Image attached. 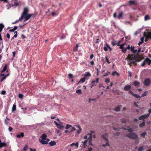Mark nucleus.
I'll list each match as a JSON object with an SVG mask.
<instances>
[{"mask_svg":"<svg viewBox=\"0 0 151 151\" xmlns=\"http://www.w3.org/2000/svg\"><path fill=\"white\" fill-rule=\"evenodd\" d=\"M126 60H127L128 61V64L131 66L132 64H133L134 66H136L137 65L136 62H139L140 60H137L136 58V55L134 54H129L127 57L126 58Z\"/></svg>","mask_w":151,"mask_h":151,"instance_id":"1","label":"nucleus"},{"mask_svg":"<svg viewBox=\"0 0 151 151\" xmlns=\"http://www.w3.org/2000/svg\"><path fill=\"white\" fill-rule=\"evenodd\" d=\"M47 135L45 134H43L41 136V139H39L40 142L43 145L47 144L50 141V139L47 138Z\"/></svg>","mask_w":151,"mask_h":151,"instance_id":"2","label":"nucleus"},{"mask_svg":"<svg viewBox=\"0 0 151 151\" xmlns=\"http://www.w3.org/2000/svg\"><path fill=\"white\" fill-rule=\"evenodd\" d=\"M126 136L132 139H135L138 137L137 134L134 132H130L127 134L126 135Z\"/></svg>","mask_w":151,"mask_h":151,"instance_id":"3","label":"nucleus"},{"mask_svg":"<svg viewBox=\"0 0 151 151\" xmlns=\"http://www.w3.org/2000/svg\"><path fill=\"white\" fill-rule=\"evenodd\" d=\"M34 15L33 14H27L24 16H21L19 18V20H22L23 18H24L25 20L24 21L28 20L30 18Z\"/></svg>","mask_w":151,"mask_h":151,"instance_id":"4","label":"nucleus"},{"mask_svg":"<svg viewBox=\"0 0 151 151\" xmlns=\"http://www.w3.org/2000/svg\"><path fill=\"white\" fill-rule=\"evenodd\" d=\"M124 46L122 44L120 45L119 48L122 49V51L123 53H125L126 52L127 50L130 49V46L129 45H128L126 47H124Z\"/></svg>","mask_w":151,"mask_h":151,"instance_id":"5","label":"nucleus"},{"mask_svg":"<svg viewBox=\"0 0 151 151\" xmlns=\"http://www.w3.org/2000/svg\"><path fill=\"white\" fill-rule=\"evenodd\" d=\"M150 116V113L147 114H146L142 115L140 116L138 119L139 120H144V119L148 118Z\"/></svg>","mask_w":151,"mask_h":151,"instance_id":"6","label":"nucleus"},{"mask_svg":"<svg viewBox=\"0 0 151 151\" xmlns=\"http://www.w3.org/2000/svg\"><path fill=\"white\" fill-rule=\"evenodd\" d=\"M87 135L88 136H89V137L88 138V139L89 140L88 141V144L90 145H91V146H93V145L92 144V135L90 133H88L87 134Z\"/></svg>","mask_w":151,"mask_h":151,"instance_id":"7","label":"nucleus"},{"mask_svg":"<svg viewBox=\"0 0 151 151\" xmlns=\"http://www.w3.org/2000/svg\"><path fill=\"white\" fill-rule=\"evenodd\" d=\"M99 79L97 78L95 81H93L91 83V88H92L94 86L96 85V84L98 83L99 81Z\"/></svg>","mask_w":151,"mask_h":151,"instance_id":"8","label":"nucleus"},{"mask_svg":"<svg viewBox=\"0 0 151 151\" xmlns=\"http://www.w3.org/2000/svg\"><path fill=\"white\" fill-rule=\"evenodd\" d=\"M29 9L28 8L25 7L24 9V11L22 13L21 16H24V15H26V14H27L28 12H29Z\"/></svg>","mask_w":151,"mask_h":151,"instance_id":"9","label":"nucleus"},{"mask_svg":"<svg viewBox=\"0 0 151 151\" xmlns=\"http://www.w3.org/2000/svg\"><path fill=\"white\" fill-rule=\"evenodd\" d=\"M150 79L148 78L147 79L144 81V85L146 86H148L150 85Z\"/></svg>","mask_w":151,"mask_h":151,"instance_id":"10","label":"nucleus"},{"mask_svg":"<svg viewBox=\"0 0 151 151\" xmlns=\"http://www.w3.org/2000/svg\"><path fill=\"white\" fill-rule=\"evenodd\" d=\"M150 39L151 40V32H148L147 34V36L146 37V39L145 40V41H147V39Z\"/></svg>","mask_w":151,"mask_h":151,"instance_id":"11","label":"nucleus"},{"mask_svg":"<svg viewBox=\"0 0 151 151\" xmlns=\"http://www.w3.org/2000/svg\"><path fill=\"white\" fill-rule=\"evenodd\" d=\"M101 138L104 139V140H105L106 141L108 140L107 138V137L108 136L107 134H102L101 135Z\"/></svg>","mask_w":151,"mask_h":151,"instance_id":"12","label":"nucleus"},{"mask_svg":"<svg viewBox=\"0 0 151 151\" xmlns=\"http://www.w3.org/2000/svg\"><path fill=\"white\" fill-rule=\"evenodd\" d=\"M131 87L130 85H127L124 87V91H128L131 89Z\"/></svg>","mask_w":151,"mask_h":151,"instance_id":"13","label":"nucleus"},{"mask_svg":"<svg viewBox=\"0 0 151 151\" xmlns=\"http://www.w3.org/2000/svg\"><path fill=\"white\" fill-rule=\"evenodd\" d=\"M128 3L129 5H136L137 4V3L136 2L132 0H130L129 1Z\"/></svg>","mask_w":151,"mask_h":151,"instance_id":"14","label":"nucleus"},{"mask_svg":"<svg viewBox=\"0 0 151 151\" xmlns=\"http://www.w3.org/2000/svg\"><path fill=\"white\" fill-rule=\"evenodd\" d=\"M146 63H148V65H150L151 63V60L148 58H147L145 60Z\"/></svg>","mask_w":151,"mask_h":151,"instance_id":"15","label":"nucleus"},{"mask_svg":"<svg viewBox=\"0 0 151 151\" xmlns=\"http://www.w3.org/2000/svg\"><path fill=\"white\" fill-rule=\"evenodd\" d=\"M86 79V78L84 77L82 78H81L78 83L77 84H78L80 83H84L85 82V80Z\"/></svg>","mask_w":151,"mask_h":151,"instance_id":"16","label":"nucleus"},{"mask_svg":"<svg viewBox=\"0 0 151 151\" xmlns=\"http://www.w3.org/2000/svg\"><path fill=\"white\" fill-rule=\"evenodd\" d=\"M49 144L51 146H53L56 144V142L54 141H51L49 143Z\"/></svg>","mask_w":151,"mask_h":151,"instance_id":"17","label":"nucleus"},{"mask_svg":"<svg viewBox=\"0 0 151 151\" xmlns=\"http://www.w3.org/2000/svg\"><path fill=\"white\" fill-rule=\"evenodd\" d=\"M88 140V139L84 141L83 142H82L83 143V147L84 148H85L87 146V143Z\"/></svg>","mask_w":151,"mask_h":151,"instance_id":"18","label":"nucleus"},{"mask_svg":"<svg viewBox=\"0 0 151 151\" xmlns=\"http://www.w3.org/2000/svg\"><path fill=\"white\" fill-rule=\"evenodd\" d=\"M116 74L117 76V77H119V74L116 71H114L112 73V75L113 76H115Z\"/></svg>","mask_w":151,"mask_h":151,"instance_id":"19","label":"nucleus"},{"mask_svg":"<svg viewBox=\"0 0 151 151\" xmlns=\"http://www.w3.org/2000/svg\"><path fill=\"white\" fill-rule=\"evenodd\" d=\"M123 14V12H121L119 13L118 17V18L119 19H120L122 18Z\"/></svg>","mask_w":151,"mask_h":151,"instance_id":"20","label":"nucleus"},{"mask_svg":"<svg viewBox=\"0 0 151 151\" xmlns=\"http://www.w3.org/2000/svg\"><path fill=\"white\" fill-rule=\"evenodd\" d=\"M24 136V134L23 132H22L20 134H17V138H20L21 137H23Z\"/></svg>","mask_w":151,"mask_h":151,"instance_id":"21","label":"nucleus"},{"mask_svg":"<svg viewBox=\"0 0 151 151\" xmlns=\"http://www.w3.org/2000/svg\"><path fill=\"white\" fill-rule=\"evenodd\" d=\"M145 122L144 121H143L142 123H141L139 124V127H142L145 126Z\"/></svg>","mask_w":151,"mask_h":151,"instance_id":"22","label":"nucleus"},{"mask_svg":"<svg viewBox=\"0 0 151 151\" xmlns=\"http://www.w3.org/2000/svg\"><path fill=\"white\" fill-rule=\"evenodd\" d=\"M139 84H140V83L137 81H134L133 85L135 86H138Z\"/></svg>","mask_w":151,"mask_h":151,"instance_id":"23","label":"nucleus"},{"mask_svg":"<svg viewBox=\"0 0 151 151\" xmlns=\"http://www.w3.org/2000/svg\"><path fill=\"white\" fill-rule=\"evenodd\" d=\"M106 143H105L104 144H103L102 145V146L103 147H106V146H109V140L106 141Z\"/></svg>","mask_w":151,"mask_h":151,"instance_id":"24","label":"nucleus"},{"mask_svg":"<svg viewBox=\"0 0 151 151\" xmlns=\"http://www.w3.org/2000/svg\"><path fill=\"white\" fill-rule=\"evenodd\" d=\"M120 107L119 106H117L116 107L114 108V110L116 111H120Z\"/></svg>","mask_w":151,"mask_h":151,"instance_id":"25","label":"nucleus"},{"mask_svg":"<svg viewBox=\"0 0 151 151\" xmlns=\"http://www.w3.org/2000/svg\"><path fill=\"white\" fill-rule=\"evenodd\" d=\"M150 19V18L148 15H146L144 19L145 21Z\"/></svg>","mask_w":151,"mask_h":151,"instance_id":"26","label":"nucleus"},{"mask_svg":"<svg viewBox=\"0 0 151 151\" xmlns=\"http://www.w3.org/2000/svg\"><path fill=\"white\" fill-rule=\"evenodd\" d=\"M100 41V40L99 38L97 39L95 42L94 43H93V46L95 47L96 44H99Z\"/></svg>","mask_w":151,"mask_h":151,"instance_id":"27","label":"nucleus"},{"mask_svg":"<svg viewBox=\"0 0 151 151\" xmlns=\"http://www.w3.org/2000/svg\"><path fill=\"white\" fill-rule=\"evenodd\" d=\"M16 106L15 104H14L13 106L12 109V112H14L16 110Z\"/></svg>","mask_w":151,"mask_h":151,"instance_id":"28","label":"nucleus"},{"mask_svg":"<svg viewBox=\"0 0 151 151\" xmlns=\"http://www.w3.org/2000/svg\"><path fill=\"white\" fill-rule=\"evenodd\" d=\"M4 27V25L2 23L0 24V32L2 31Z\"/></svg>","mask_w":151,"mask_h":151,"instance_id":"29","label":"nucleus"},{"mask_svg":"<svg viewBox=\"0 0 151 151\" xmlns=\"http://www.w3.org/2000/svg\"><path fill=\"white\" fill-rule=\"evenodd\" d=\"M78 142L76 143H73L70 145V146H75L77 147H78Z\"/></svg>","mask_w":151,"mask_h":151,"instance_id":"30","label":"nucleus"},{"mask_svg":"<svg viewBox=\"0 0 151 151\" xmlns=\"http://www.w3.org/2000/svg\"><path fill=\"white\" fill-rule=\"evenodd\" d=\"M117 41H111V44L112 45L114 46L117 44Z\"/></svg>","mask_w":151,"mask_h":151,"instance_id":"31","label":"nucleus"},{"mask_svg":"<svg viewBox=\"0 0 151 151\" xmlns=\"http://www.w3.org/2000/svg\"><path fill=\"white\" fill-rule=\"evenodd\" d=\"M85 77H90L91 76V74L89 72H86V74L84 75Z\"/></svg>","mask_w":151,"mask_h":151,"instance_id":"32","label":"nucleus"},{"mask_svg":"<svg viewBox=\"0 0 151 151\" xmlns=\"http://www.w3.org/2000/svg\"><path fill=\"white\" fill-rule=\"evenodd\" d=\"M7 68V66L6 65H5L4 66L3 69L1 71V72L2 73L5 71L6 69Z\"/></svg>","mask_w":151,"mask_h":151,"instance_id":"33","label":"nucleus"},{"mask_svg":"<svg viewBox=\"0 0 151 151\" xmlns=\"http://www.w3.org/2000/svg\"><path fill=\"white\" fill-rule=\"evenodd\" d=\"M57 128L60 129H63V128L64 127V126H61L59 124L57 126Z\"/></svg>","mask_w":151,"mask_h":151,"instance_id":"34","label":"nucleus"},{"mask_svg":"<svg viewBox=\"0 0 151 151\" xmlns=\"http://www.w3.org/2000/svg\"><path fill=\"white\" fill-rule=\"evenodd\" d=\"M76 92L77 93H78L79 94H80L82 93L81 90L79 89L76 90Z\"/></svg>","mask_w":151,"mask_h":151,"instance_id":"35","label":"nucleus"},{"mask_svg":"<svg viewBox=\"0 0 151 151\" xmlns=\"http://www.w3.org/2000/svg\"><path fill=\"white\" fill-rule=\"evenodd\" d=\"M72 127V126L69 124H67L66 125V127H65V128L66 129H69V128H70V127Z\"/></svg>","mask_w":151,"mask_h":151,"instance_id":"36","label":"nucleus"},{"mask_svg":"<svg viewBox=\"0 0 151 151\" xmlns=\"http://www.w3.org/2000/svg\"><path fill=\"white\" fill-rule=\"evenodd\" d=\"M106 46L108 48V49H109L110 50V51H111L112 50V48L110 47V46L109 45V44L107 43H106Z\"/></svg>","mask_w":151,"mask_h":151,"instance_id":"37","label":"nucleus"},{"mask_svg":"<svg viewBox=\"0 0 151 151\" xmlns=\"http://www.w3.org/2000/svg\"><path fill=\"white\" fill-rule=\"evenodd\" d=\"M28 146L27 144H26L24 148V151H26L28 150Z\"/></svg>","mask_w":151,"mask_h":151,"instance_id":"38","label":"nucleus"},{"mask_svg":"<svg viewBox=\"0 0 151 151\" xmlns=\"http://www.w3.org/2000/svg\"><path fill=\"white\" fill-rule=\"evenodd\" d=\"M78 45L77 44L75 47L73 48V51H77L78 50Z\"/></svg>","mask_w":151,"mask_h":151,"instance_id":"39","label":"nucleus"},{"mask_svg":"<svg viewBox=\"0 0 151 151\" xmlns=\"http://www.w3.org/2000/svg\"><path fill=\"white\" fill-rule=\"evenodd\" d=\"M147 91H145L142 94L141 97H142L146 96L147 95Z\"/></svg>","mask_w":151,"mask_h":151,"instance_id":"40","label":"nucleus"},{"mask_svg":"<svg viewBox=\"0 0 151 151\" xmlns=\"http://www.w3.org/2000/svg\"><path fill=\"white\" fill-rule=\"evenodd\" d=\"M147 134V132H144L142 134H141V136L145 138V135Z\"/></svg>","mask_w":151,"mask_h":151,"instance_id":"41","label":"nucleus"},{"mask_svg":"<svg viewBox=\"0 0 151 151\" xmlns=\"http://www.w3.org/2000/svg\"><path fill=\"white\" fill-rule=\"evenodd\" d=\"M143 150V147L142 146H140L138 149V151H142Z\"/></svg>","mask_w":151,"mask_h":151,"instance_id":"42","label":"nucleus"},{"mask_svg":"<svg viewBox=\"0 0 151 151\" xmlns=\"http://www.w3.org/2000/svg\"><path fill=\"white\" fill-rule=\"evenodd\" d=\"M127 130L130 132H132L133 131V130L132 129V128H129V127H128Z\"/></svg>","mask_w":151,"mask_h":151,"instance_id":"43","label":"nucleus"},{"mask_svg":"<svg viewBox=\"0 0 151 151\" xmlns=\"http://www.w3.org/2000/svg\"><path fill=\"white\" fill-rule=\"evenodd\" d=\"M8 76V75L7 74V75H5V76L3 77L2 78L0 82H2L4 80V79L6 78V76Z\"/></svg>","mask_w":151,"mask_h":151,"instance_id":"44","label":"nucleus"},{"mask_svg":"<svg viewBox=\"0 0 151 151\" xmlns=\"http://www.w3.org/2000/svg\"><path fill=\"white\" fill-rule=\"evenodd\" d=\"M136 98H140V96L138 94H135L134 93L133 94V95Z\"/></svg>","mask_w":151,"mask_h":151,"instance_id":"45","label":"nucleus"},{"mask_svg":"<svg viewBox=\"0 0 151 151\" xmlns=\"http://www.w3.org/2000/svg\"><path fill=\"white\" fill-rule=\"evenodd\" d=\"M78 128H79V129L77 130V133L79 134L80 133L81 130V129L80 127H78Z\"/></svg>","mask_w":151,"mask_h":151,"instance_id":"46","label":"nucleus"},{"mask_svg":"<svg viewBox=\"0 0 151 151\" xmlns=\"http://www.w3.org/2000/svg\"><path fill=\"white\" fill-rule=\"evenodd\" d=\"M68 78H69L73 79V75L69 73L68 75Z\"/></svg>","mask_w":151,"mask_h":151,"instance_id":"47","label":"nucleus"},{"mask_svg":"<svg viewBox=\"0 0 151 151\" xmlns=\"http://www.w3.org/2000/svg\"><path fill=\"white\" fill-rule=\"evenodd\" d=\"M95 100H96L95 99H92L91 98H89L88 102L89 103H91V101H95Z\"/></svg>","mask_w":151,"mask_h":151,"instance_id":"48","label":"nucleus"},{"mask_svg":"<svg viewBox=\"0 0 151 151\" xmlns=\"http://www.w3.org/2000/svg\"><path fill=\"white\" fill-rule=\"evenodd\" d=\"M135 47L134 46H131V47L130 46V49L131 51V52L133 51Z\"/></svg>","mask_w":151,"mask_h":151,"instance_id":"49","label":"nucleus"},{"mask_svg":"<svg viewBox=\"0 0 151 151\" xmlns=\"http://www.w3.org/2000/svg\"><path fill=\"white\" fill-rule=\"evenodd\" d=\"M19 98L22 99L23 97V95L22 93H19Z\"/></svg>","mask_w":151,"mask_h":151,"instance_id":"50","label":"nucleus"},{"mask_svg":"<svg viewBox=\"0 0 151 151\" xmlns=\"http://www.w3.org/2000/svg\"><path fill=\"white\" fill-rule=\"evenodd\" d=\"M121 120L122 122L123 123H126V121L125 119L124 118H122L121 119Z\"/></svg>","mask_w":151,"mask_h":151,"instance_id":"51","label":"nucleus"},{"mask_svg":"<svg viewBox=\"0 0 151 151\" xmlns=\"http://www.w3.org/2000/svg\"><path fill=\"white\" fill-rule=\"evenodd\" d=\"M14 34H14V35L13 36L15 38L17 37V31L15 32H14Z\"/></svg>","mask_w":151,"mask_h":151,"instance_id":"52","label":"nucleus"},{"mask_svg":"<svg viewBox=\"0 0 151 151\" xmlns=\"http://www.w3.org/2000/svg\"><path fill=\"white\" fill-rule=\"evenodd\" d=\"M110 72L109 71H107L106 74L103 75L104 76H106L107 75L110 74Z\"/></svg>","mask_w":151,"mask_h":151,"instance_id":"53","label":"nucleus"},{"mask_svg":"<svg viewBox=\"0 0 151 151\" xmlns=\"http://www.w3.org/2000/svg\"><path fill=\"white\" fill-rule=\"evenodd\" d=\"M18 5H19V3L17 1H15L14 2V5L15 6H17Z\"/></svg>","mask_w":151,"mask_h":151,"instance_id":"54","label":"nucleus"},{"mask_svg":"<svg viewBox=\"0 0 151 151\" xmlns=\"http://www.w3.org/2000/svg\"><path fill=\"white\" fill-rule=\"evenodd\" d=\"M6 93V91H2L1 93V94L3 95H4Z\"/></svg>","mask_w":151,"mask_h":151,"instance_id":"55","label":"nucleus"},{"mask_svg":"<svg viewBox=\"0 0 151 151\" xmlns=\"http://www.w3.org/2000/svg\"><path fill=\"white\" fill-rule=\"evenodd\" d=\"M105 59H106V62H107V63H108L109 64V63H110V62L109 61L108 58V57H105Z\"/></svg>","mask_w":151,"mask_h":151,"instance_id":"56","label":"nucleus"},{"mask_svg":"<svg viewBox=\"0 0 151 151\" xmlns=\"http://www.w3.org/2000/svg\"><path fill=\"white\" fill-rule=\"evenodd\" d=\"M105 81L106 83H109L110 82V79L109 78H107L106 79Z\"/></svg>","mask_w":151,"mask_h":151,"instance_id":"57","label":"nucleus"},{"mask_svg":"<svg viewBox=\"0 0 151 151\" xmlns=\"http://www.w3.org/2000/svg\"><path fill=\"white\" fill-rule=\"evenodd\" d=\"M146 63L145 61V60L142 63L141 65V66L142 67L144 66Z\"/></svg>","mask_w":151,"mask_h":151,"instance_id":"58","label":"nucleus"},{"mask_svg":"<svg viewBox=\"0 0 151 151\" xmlns=\"http://www.w3.org/2000/svg\"><path fill=\"white\" fill-rule=\"evenodd\" d=\"M76 130V129H75L74 127H73L72 128V129L71 130H70V131L69 132H72L74 130Z\"/></svg>","mask_w":151,"mask_h":151,"instance_id":"59","label":"nucleus"},{"mask_svg":"<svg viewBox=\"0 0 151 151\" xmlns=\"http://www.w3.org/2000/svg\"><path fill=\"white\" fill-rule=\"evenodd\" d=\"M1 144L2 145V147L4 146H6V143L4 142H1Z\"/></svg>","mask_w":151,"mask_h":151,"instance_id":"60","label":"nucleus"},{"mask_svg":"<svg viewBox=\"0 0 151 151\" xmlns=\"http://www.w3.org/2000/svg\"><path fill=\"white\" fill-rule=\"evenodd\" d=\"M133 53H138L137 50H134L133 51H132Z\"/></svg>","mask_w":151,"mask_h":151,"instance_id":"61","label":"nucleus"},{"mask_svg":"<svg viewBox=\"0 0 151 151\" xmlns=\"http://www.w3.org/2000/svg\"><path fill=\"white\" fill-rule=\"evenodd\" d=\"M57 133L58 134H59V136H60L61 134V133H60V131L58 130L57 131Z\"/></svg>","mask_w":151,"mask_h":151,"instance_id":"62","label":"nucleus"},{"mask_svg":"<svg viewBox=\"0 0 151 151\" xmlns=\"http://www.w3.org/2000/svg\"><path fill=\"white\" fill-rule=\"evenodd\" d=\"M8 129H9V131L10 132H11L13 128L12 127H9V128Z\"/></svg>","mask_w":151,"mask_h":151,"instance_id":"63","label":"nucleus"},{"mask_svg":"<svg viewBox=\"0 0 151 151\" xmlns=\"http://www.w3.org/2000/svg\"><path fill=\"white\" fill-rule=\"evenodd\" d=\"M92 149H93L92 147H90L88 149V150H86V151H92Z\"/></svg>","mask_w":151,"mask_h":151,"instance_id":"64","label":"nucleus"}]
</instances>
